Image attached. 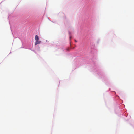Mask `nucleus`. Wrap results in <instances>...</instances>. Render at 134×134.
Listing matches in <instances>:
<instances>
[{
	"instance_id": "1",
	"label": "nucleus",
	"mask_w": 134,
	"mask_h": 134,
	"mask_svg": "<svg viewBox=\"0 0 134 134\" xmlns=\"http://www.w3.org/2000/svg\"><path fill=\"white\" fill-rule=\"evenodd\" d=\"M41 42V41L38 40L36 41L35 43V45H37L40 43Z\"/></svg>"
},
{
	"instance_id": "2",
	"label": "nucleus",
	"mask_w": 134,
	"mask_h": 134,
	"mask_svg": "<svg viewBox=\"0 0 134 134\" xmlns=\"http://www.w3.org/2000/svg\"><path fill=\"white\" fill-rule=\"evenodd\" d=\"M35 40L36 41L39 40V37H38V35H36L35 36Z\"/></svg>"
},
{
	"instance_id": "3",
	"label": "nucleus",
	"mask_w": 134,
	"mask_h": 134,
	"mask_svg": "<svg viewBox=\"0 0 134 134\" xmlns=\"http://www.w3.org/2000/svg\"><path fill=\"white\" fill-rule=\"evenodd\" d=\"M70 38H71V37H70Z\"/></svg>"
}]
</instances>
